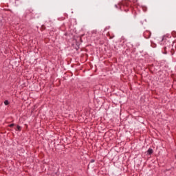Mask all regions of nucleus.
Segmentation results:
<instances>
[{
  "label": "nucleus",
  "mask_w": 176,
  "mask_h": 176,
  "mask_svg": "<svg viewBox=\"0 0 176 176\" xmlns=\"http://www.w3.org/2000/svg\"><path fill=\"white\" fill-rule=\"evenodd\" d=\"M144 36L146 39H149V38H151V32L149 31L144 32Z\"/></svg>",
  "instance_id": "f257e3e1"
},
{
  "label": "nucleus",
  "mask_w": 176,
  "mask_h": 176,
  "mask_svg": "<svg viewBox=\"0 0 176 176\" xmlns=\"http://www.w3.org/2000/svg\"><path fill=\"white\" fill-rule=\"evenodd\" d=\"M147 153L148 155H152V153H153V150L152 148H148Z\"/></svg>",
  "instance_id": "f03ea898"
},
{
  "label": "nucleus",
  "mask_w": 176,
  "mask_h": 176,
  "mask_svg": "<svg viewBox=\"0 0 176 176\" xmlns=\"http://www.w3.org/2000/svg\"><path fill=\"white\" fill-rule=\"evenodd\" d=\"M16 130H17L18 131H21V126L17 125V126H16Z\"/></svg>",
  "instance_id": "7ed1b4c3"
},
{
  "label": "nucleus",
  "mask_w": 176,
  "mask_h": 176,
  "mask_svg": "<svg viewBox=\"0 0 176 176\" xmlns=\"http://www.w3.org/2000/svg\"><path fill=\"white\" fill-rule=\"evenodd\" d=\"M4 104H5V105H9V101L5 100Z\"/></svg>",
  "instance_id": "20e7f679"
},
{
  "label": "nucleus",
  "mask_w": 176,
  "mask_h": 176,
  "mask_svg": "<svg viewBox=\"0 0 176 176\" xmlns=\"http://www.w3.org/2000/svg\"><path fill=\"white\" fill-rule=\"evenodd\" d=\"M13 126H14V124H11L9 125V127H13Z\"/></svg>",
  "instance_id": "39448f33"
},
{
  "label": "nucleus",
  "mask_w": 176,
  "mask_h": 176,
  "mask_svg": "<svg viewBox=\"0 0 176 176\" xmlns=\"http://www.w3.org/2000/svg\"><path fill=\"white\" fill-rule=\"evenodd\" d=\"M95 160H91V163H94Z\"/></svg>",
  "instance_id": "423d86ee"
}]
</instances>
